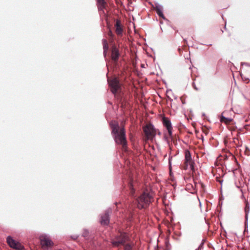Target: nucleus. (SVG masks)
I'll list each match as a JSON object with an SVG mask.
<instances>
[{
	"instance_id": "30",
	"label": "nucleus",
	"mask_w": 250,
	"mask_h": 250,
	"mask_svg": "<svg viewBox=\"0 0 250 250\" xmlns=\"http://www.w3.org/2000/svg\"><path fill=\"white\" fill-rule=\"evenodd\" d=\"M244 195H242V198H244Z\"/></svg>"
},
{
	"instance_id": "3",
	"label": "nucleus",
	"mask_w": 250,
	"mask_h": 250,
	"mask_svg": "<svg viewBox=\"0 0 250 250\" xmlns=\"http://www.w3.org/2000/svg\"><path fill=\"white\" fill-rule=\"evenodd\" d=\"M151 195L148 192H143L137 199V207L139 208H147L151 203Z\"/></svg>"
},
{
	"instance_id": "28",
	"label": "nucleus",
	"mask_w": 250,
	"mask_h": 250,
	"mask_svg": "<svg viewBox=\"0 0 250 250\" xmlns=\"http://www.w3.org/2000/svg\"><path fill=\"white\" fill-rule=\"evenodd\" d=\"M195 250H202V249L198 247Z\"/></svg>"
},
{
	"instance_id": "4",
	"label": "nucleus",
	"mask_w": 250,
	"mask_h": 250,
	"mask_svg": "<svg viewBox=\"0 0 250 250\" xmlns=\"http://www.w3.org/2000/svg\"><path fill=\"white\" fill-rule=\"evenodd\" d=\"M185 166L184 169L186 170L188 169V167L189 166V168L192 172H195L194 168V162L192 160L191 155L190 151L188 150H186L185 152Z\"/></svg>"
},
{
	"instance_id": "11",
	"label": "nucleus",
	"mask_w": 250,
	"mask_h": 250,
	"mask_svg": "<svg viewBox=\"0 0 250 250\" xmlns=\"http://www.w3.org/2000/svg\"><path fill=\"white\" fill-rule=\"evenodd\" d=\"M120 53L119 49L116 46H113L111 49V59L112 61L116 63L119 59Z\"/></svg>"
},
{
	"instance_id": "14",
	"label": "nucleus",
	"mask_w": 250,
	"mask_h": 250,
	"mask_svg": "<svg viewBox=\"0 0 250 250\" xmlns=\"http://www.w3.org/2000/svg\"><path fill=\"white\" fill-rule=\"evenodd\" d=\"M245 226L247 224L248 220V215L250 210V207L249 203L248 201L245 200Z\"/></svg>"
},
{
	"instance_id": "22",
	"label": "nucleus",
	"mask_w": 250,
	"mask_h": 250,
	"mask_svg": "<svg viewBox=\"0 0 250 250\" xmlns=\"http://www.w3.org/2000/svg\"><path fill=\"white\" fill-rule=\"evenodd\" d=\"M241 65L242 66L245 65V66H247V67H250V63H248V62H242L241 63Z\"/></svg>"
},
{
	"instance_id": "27",
	"label": "nucleus",
	"mask_w": 250,
	"mask_h": 250,
	"mask_svg": "<svg viewBox=\"0 0 250 250\" xmlns=\"http://www.w3.org/2000/svg\"><path fill=\"white\" fill-rule=\"evenodd\" d=\"M108 35L111 37H113V33L112 32V31L111 30L109 31V33H108Z\"/></svg>"
},
{
	"instance_id": "21",
	"label": "nucleus",
	"mask_w": 250,
	"mask_h": 250,
	"mask_svg": "<svg viewBox=\"0 0 250 250\" xmlns=\"http://www.w3.org/2000/svg\"><path fill=\"white\" fill-rule=\"evenodd\" d=\"M240 75L244 81H245L246 83H248L249 82L250 80L249 79V78L243 76L241 73Z\"/></svg>"
},
{
	"instance_id": "9",
	"label": "nucleus",
	"mask_w": 250,
	"mask_h": 250,
	"mask_svg": "<svg viewBox=\"0 0 250 250\" xmlns=\"http://www.w3.org/2000/svg\"><path fill=\"white\" fill-rule=\"evenodd\" d=\"M162 122L164 126L167 128L168 135L170 137L172 135V126L170 119L166 117L162 118Z\"/></svg>"
},
{
	"instance_id": "2",
	"label": "nucleus",
	"mask_w": 250,
	"mask_h": 250,
	"mask_svg": "<svg viewBox=\"0 0 250 250\" xmlns=\"http://www.w3.org/2000/svg\"><path fill=\"white\" fill-rule=\"evenodd\" d=\"M128 234L124 231H118L111 238V243L114 247H119L125 245L129 241Z\"/></svg>"
},
{
	"instance_id": "1",
	"label": "nucleus",
	"mask_w": 250,
	"mask_h": 250,
	"mask_svg": "<svg viewBox=\"0 0 250 250\" xmlns=\"http://www.w3.org/2000/svg\"><path fill=\"white\" fill-rule=\"evenodd\" d=\"M110 125L112 129L111 133L115 142L116 144L122 145L125 148L126 146L127 143L125 128L124 127L119 128L118 124L112 123L110 124Z\"/></svg>"
},
{
	"instance_id": "12",
	"label": "nucleus",
	"mask_w": 250,
	"mask_h": 250,
	"mask_svg": "<svg viewBox=\"0 0 250 250\" xmlns=\"http://www.w3.org/2000/svg\"><path fill=\"white\" fill-rule=\"evenodd\" d=\"M115 32L118 36H122L123 32V29L121 25V21L119 20H117L115 24Z\"/></svg>"
},
{
	"instance_id": "29",
	"label": "nucleus",
	"mask_w": 250,
	"mask_h": 250,
	"mask_svg": "<svg viewBox=\"0 0 250 250\" xmlns=\"http://www.w3.org/2000/svg\"><path fill=\"white\" fill-rule=\"evenodd\" d=\"M222 181H221V180L219 181V182L221 184H222Z\"/></svg>"
},
{
	"instance_id": "6",
	"label": "nucleus",
	"mask_w": 250,
	"mask_h": 250,
	"mask_svg": "<svg viewBox=\"0 0 250 250\" xmlns=\"http://www.w3.org/2000/svg\"><path fill=\"white\" fill-rule=\"evenodd\" d=\"M6 241L8 245L13 249L17 250H22L24 249L23 246L21 243L16 241L10 236H8L7 237Z\"/></svg>"
},
{
	"instance_id": "13",
	"label": "nucleus",
	"mask_w": 250,
	"mask_h": 250,
	"mask_svg": "<svg viewBox=\"0 0 250 250\" xmlns=\"http://www.w3.org/2000/svg\"><path fill=\"white\" fill-rule=\"evenodd\" d=\"M155 6L154 7V9L156 10V13L158 14V15L160 17L163 18V19H165V16L163 13V11H162L163 6L161 4H160L158 3H155Z\"/></svg>"
},
{
	"instance_id": "24",
	"label": "nucleus",
	"mask_w": 250,
	"mask_h": 250,
	"mask_svg": "<svg viewBox=\"0 0 250 250\" xmlns=\"http://www.w3.org/2000/svg\"><path fill=\"white\" fill-rule=\"evenodd\" d=\"M192 84V86H193V88L195 90H196V91L199 90V88L196 86L194 82H193Z\"/></svg>"
},
{
	"instance_id": "5",
	"label": "nucleus",
	"mask_w": 250,
	"mask_h": 250,
	"mask_svg": "<svg viewBox=\"0 0 250 250\" xmlns=\"http://www.w3.org/2000/svg\"><path fill=\"white\" fill-rule=\"evenodd\" d=\"M144 131L147 140H152L155 136V129L152 124L146 125L144 127Z\"/></svg>"
},
{
	"instance_id": "23",
	"label": "nucleus",
	"mask_w": 250,
	"mask_h": 250,
	"mask_svg": "<svg viewBox=\"0 0 250 250\" xmlns=\"http://www.w3.org/2000/svg\"><path fill=\"white\" fill-rule=\"evenodd\" d=\"M204 241H205V240L204 239H203L202 241V242L201 243V244L199 246V247L200 248H201L202 250L203 249L204 244Z\"/></svg>"
},
{
	"instance_id": "19",
	"label": "nucleus",
	"mask_w": 250,
	"mask_h": 250,
	"mask_svg": "<svg viewBox=\"0 0 250 250\" xmlns=\"http://www.w3.org/2000/svg\"><path fill=\"white\" fill-rule=\"evenodd\" d=\"M89 235V231L87 229H84L82 234V236L84 238H87Z\"/></svg>"
},
{
	"instance_id": "18",
	"label": "nucleus",
	"mask_w": 250,
	"mask_h": 250,
	"mask_svg": "<svg viewBox=\"0 0 250 250\" xmlns=\"http://www.w3.org/2000/svg\"><path fill=\"white\" fill-rule=\"evenodd\" d=\"M124 246V250H131L132 246L129 243H125Z\"/></svg>"
},
{
	"instance_id": "17",
	"label": "nucleus",
	"mask_w": 250,
	"mask_h": 250,
	"mask_svg": "<svg viewBox=\"0 0 250 250\" xmlns=\"http://www.w3.org/2000/svg\"><path fill=\"white\" fill-rule=\"evenodd\" d=\"M223 113H223L222 114L221 117L220 118V121L221 122H224V123L227 124V123H229L232 120V119L231 118H226V117H224L223 116Z\"/></svg>"
},
{
	"instance_id": "8",
	"label": "nucleus",
	"mask_w": 250,
	"mask_h": 250,
	"mask_svg": "<svg viewBox=\"0 0 250 250\" xmlns=\"http://www.w3.org/2000/svg\"><path fill=\"white\" fill-rule=\"evenodd\" d=\"M41 244L42 247H48L53 245V242L46 234H42L40 236Z\"/></svg>"
},
{
	"instance_id": "15",
	"label": "nucleus",
	"mask_w": 250,
	"mask_h": 250,
	"mask_svg": "<svg viewBox=\"0 0 250 250\" xmlns=\"http://www.w3.org/2000/svg\"><path fill=\"white\" fill-rule=\"evenodd\" d=\"M98 3V8L99 11H104L105 7L106 2L104 0H97Z\"/></svg>"
},
{
	"instance_id": "20",
	"label": "nucleus",
	"mask_w": 250,
	"mask_h": 250,
	"mask_svg": "<svg viewBox=\"0 0 250 250\" xmlns=\"http://www.w3.org/2000/svg\"><path fill=\"white\" fill-rule=\"evenodd\" d=\"M129 188L131 190V194H133L135 190H134V189L133 188V185L131 183H129Z\"/></svg>"
},
{
	"instance_id": "10",
	"label": "nucleus",
	"mask_w": 250,
	"mask_h": 250,
	"mask_svg": "<svg viewBox=\"0 0 250 250\" xmlns=\"http://www.w3.org/2000/svg\"><path fill=\"white\" fill-rule=\"evenodd\" d=\"M111 212L110 208L107 209L105 210L104 213L101 216V224L102 225H108L109 223V214Z\"/></svg>"
},
{
	"instance_id": "26",
	"label": "nucleus",
	"mask_w": 250,
	"mask_h": 250,
	"mask_svg": "<svg viewBox=\"0 0 250 250\" xmlns=\"http://www.w3.org/2000/svg\"><path fill=\"white\" fill-rule=\"evenodd\" d=\"M171 157H169V159H168V163H169V168L170 169V167H171Z\"/></svg>"
},
{
	"instance_id": "25",
	"label": "nucleus",
	"mask_w": 250,
	"mask_h": 250,
	"mask_svg": "<svg viewBox=\"0 0 250 250\" xmlns=\"http://www.w3.org/2000/svg\"><path fill=\"white\" fill-rule=\"evenodd\" d=\"M71 237L72 239H73L74 240H76L78 238V236L77 235H73L71 236Z\"/></svg>"
},
{
	"instance_id": "16",
	"label": "nucleus",
	"mask_w": 250,
	"mask_h": 250,
	"mask_svg": "<svg viewBox=\"0 0 250 250\" xmlns=\"http://www.w3.org/2000/svg\"><path fill=\"white\" fill-rule=\"evenodd\" d=\"M102 42L103 44L104 55V57H105L106 56L107 51L108 49V45L107 43V42L105 39H103Z\"/></svg>"
},
{
	"instance_id": "7",
	"label": "nucleus",
	"mask_w": 250,
	"mask_h": 250,
	"mask_svg": "<svg viewBox=\"0 0 250 250\" xmlns=\"http://www.w3.org/2000/svg\"><path fill=\"white\" fill-rule=\"evenodd\" d=\"M108 83L112 93L116 94L120 87L118 80L116 78H114L110 80H108Z\"/></svg>"
}]
</instances>
